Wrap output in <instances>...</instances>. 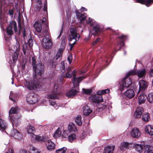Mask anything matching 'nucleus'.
<instances>
[{
    "instance_id": "obj_48",
    "label": "nucleus",
    "mask_w": 153,
    "mask_h": 153,
    "mask_svg": "<svg viewBox=\"0 0 153 153\" xmlns=\"http://www.w3.org/2000/svg\"><path fill=\"white\" fill-rule=\"evenodd\" d=\"M86 22L87 23L90 24L91 25H93L95 23L94 20L90 18L88 19V21H87Z\"/></svg>"
},
{
    "instance_id": "obj_15",
    "label": "nucleus",
    "mask_w": 153,
    "mask_h": 153,
    "mask_svg": "<svg viewBox=\"0 0 153 153\" xmlns=\"http://www.w3.org/2000/svg\"><path fill=\"white\" fill-rule=\"evenodd\" d=\"M143 112V108L141 107L137 108L134 114V117L136 118L140 117Z\"/></svg>"
},
{
    "instance_id": "obj_35",
    "label": "nucleus",
    "mask_w": 153,
    "mask_h": 153,
    "mask_svg": "<svg viewBox=\"0 0 153 153\" xmlns=\"http://www.w3.org/2000/svg\"><path fill=\"white\" fill-rule=\"evenodd\" d=\"M12 25H10L7 27L6 32L9 35H11L13 33Z\"/></svg>"
},
{
    "instance_id": "obj_58",
    "label": "nucleus",
    "mask_w": 153,
    "mask_h": 153,
    "mask_svg": "<svg viewBox=\"0 0 153 153\" xmlns=\"http://www.w3.org/2000/svg\"><path fill=\"white\" fill-rule=\"evenodd\" d=\"M37 101L38 100L37 98H36V100L32 99V100L31 101L32 102H31L30 103L32 104L35 103L36 102H37Z\"/></svg>"
},
{
    "instance_id": "obj_43",
    "label": "nucleus",
    "mask_w": 153,
    "mask_h": 153,
    "mask_svg": "<svg viewBox=\"0 0 153 153\" xmlns=\"http://www.w3.org/2000/svg\"><path fill=\"white\" fill-rule=\"evenodd\" d=\"M30 150L31 153H39L38 150L33 146L30 147Z\"/></svg>"
},
{
    "instance_id": "obj_51",
    "label": "nucleus",
    "mask_w": 153,
    "mask_h": 153,
    "mask_svg": "<svg viewBox=\"0 0 153 153\" xmlns=\"http://www.w3.org/2000/svg\"><path fill=\"white\" fill-rule=\"evenodd\" d=\"M86 136V133L85 132H83L80 135V137L81 138L84 139Z\"/></svg>"
},
{
    "instance_id": "obj_24",
    "label": "nucleus",
    "mask_w": 153,
    "mask_h": 153,
    "mask_svg": "<svg viewBox=\"0 0 153 153\" xmlns=\"http://www.w3.org/2000/svg\"><path fill=\"white\" fill-rule=\"evenodd\" d=\"M137 2L149 7L153 2V0H137Z\"/></svg>"
},
{
    "instance_id": "obj_50",
    "label": "nucleus",
    "mask_w": 153,
    "mask_h": 153,
    "mask_svg": "<svg viewBox=\"0 0 153 153\" xmlns=\"http://www.w3.org/2000/svg\"><path fill=\"white\" fill-rule=\"evenodd\" d=\"M68 136V135L66 132V131H63L62 134V137L63 138H65L67 137Z\"/></svg>"
},
{
    "instance_id": "obj_1",
    "label": "nucleus",
    "mask_w": 153,
    "mask_h": 153,
    "mask_svg": "<svg viewBox=\"0 0 153 153\" xmlns=\"http://www.w3.org/2000/svg\"><path fill=\"white\" fill-rule=\"evenodd\" d=\"M85 78V77L84 76L76 78V75L74 74H73V79L72 80L74 86L72 89L66 93V96L69 97H71L76 95L79 91V83Z\"/></svg>"
},
{
    "instance_id": "obj_7",
    "label": "nucleus",
    "mask_w": 153,
    "mask_h": 153,
    "mask_svg": "<svg viewBox=\"0 0 153 153\" xmlns=\"http://www.w3.org/2000/svg\"><path fill=\"white\" fill-rule=\"evenodd\" d=\"M130 76H128L127 74L124 78L122 79V83L120 85V89L121 91L123 90L124 87H127L131 85V81L130 79L128 77Z\"/></svg>"
},
{
    "instance_id": "obj_34",
    "label": "nucleus",
    "mask_w": 153,
    "mask_h": 153,
    "mask_svg": "<svg viewBox=\"0 0 153 153\" xmlns=\"http://www.w3.org/2000/svg\"><path fill=\"white\" fill-rule=\"evenodd\" d=\"M16 52H14V53L12 56L14 62H16L18 58V52L19 51V47H16Z\"/></svg>"
},
{
    "instance_id": "obj_64",
    "label": "nucleus",
    "mask_w": 153,
    "mask_h": 153,
    "mask_svg": "<svg viewBox=\"0 0 153 153\" xmlns=\"http://www.w3.org/2000/svg\"><path fill=\"white\" fill-rule=\"evenodd\" d=\"M125 37V36L124 35H122L121 36L119 37V38L120 39H122V41H123L125 39H124V37Z\"/></svg>"
},
{
    "instance_id": "obj_23",
    "label": "nucleus",
    "mask_w": 153,
    "mask_h": 153,
    "mask_svg": "<svg viewBox=\"0 0 153 153\" xmlns=\"http://www.w3.org/2000/svg\"><path fill=\"white\" fill-rule=\"evenodd\" d=\"M68 130L70 132H75L77 131V129L75 125L72 123H70L68 126Z\"/></svg>"
},
{
    "instance_id": "obj_63",
    "label": "nucleus",
    "mask_w": 153,
    "mask_h": 153,
    "mask_svg": "<svg viewBox=\"0 0 153 153\" xmlns=\"http://www.w3.org/2000/svg\"><path fill=\"white\" fill-rule=\"evenodd\" d=\"M21 153H29L27 152L26 150L25 149H23L21 151Z\"/></svg>"
},
{
    "instance_id": "obj_52",
    "label": "nucleus",
    "mask_w": 153,
    "mask_h": 153,
    "mask_svg": "<svg viewBox=\"0 0 153 153\" xmlns=\"http://www.w3.org/2000/svg\"><path fill=\"white\" fill-rule=\"evenodd\" d=\"M56 62H54L53 61H52L50 63V65L52 66V67L54 68H56Z\"/></svg>"
},
{
    "instance_id": "obj_49",
    "label": "nucleus",
    "mask_w": 153,
    "mask_h": 153,
    "mask_svg": "<svg viewBox=\"0 0 153 153\" xmlns=\"http://www.w3.org/2000/svg\"><path fill=\"white\" fill-rule=\"evenodd\" d=\"M49 102L51 104V105L54 107L56 109L58 108V105L54 102H53L51 100H50Z\"/></svg>"
},
{
    "instance_id": "obj_2",
    "label": "nucleus",
    "mask_w": 153,
    "mask_h": 153,
    "mask_svg": "<svg viewBox=\"0 0 153 153\" xmlns=\"http://www.w3.org/2000/svg\"><path fill=\"white\" fill-rule=\"evenodd\" d=\"M36 59L35 56L32 57V65L33 71L34 72V78H37V76H40L44 72V66L41 63L36 64Z\"/></svg>"
},
{
    "instance_id": "obj_17",
    "label": "nucleus",
    "mask_w": 153,
    "mask_h": 153,
    "mask_svg": "<svg viewBox=\"0 0 153 153\" xmlns=\"http://www.w3.org/2000/svg\"><path fill=\"white\" fill-rule=\"evenodd\" d=\"M145 131L146 132L150 135H153V126L151 125H147L146 126Z\"/></svg>"
},
{
    "instance_id": "obj_38",
    "label": "nucleus",
    "mask_w": 153,
    "mask_h": 153,
    "mask_svg": "<svg viewBox=\"0 0 153 153\" xmlns=\"http://www.w3.org/2000/svg\"><path fill=\"white\" fill-rule=\"evenodd\" d=\"M75 121L76 123L79 126L82 125V118L80 116H78L75 119Z\"/></svg>"
},
{
    "instance_id": "obj_54",
    "label": "nucleus",
    "mask_w": 153,
    "mask_h": 153,
    "mask_svg": "<svg viewBox=\"0 0 153 153\" xmlns=\"http://www.w3.org/2000/svg\"><path fill=\"white\" fill-rule=\"evenodd\" d=\"M149 76L152 77H153V68L149 71Z\"/></svg>"
},
{
    "instance_id": "obj_56",
    "label": "nucleus",
    "mask_w": 153,
    "mask_h": 153,
    "mask_svg": "<svg viewBox=\"0 0 153 153\" xmlns=\"http://www.w3.org/2000/svg\"><path fill=\"white\" fill-rule=\"evenodd\" d=\"M8 13L9 15L11 16V17H12L13 15V10H10L8 11Z\"/></svg>"
},
{
    "instance_id": "obj_32",
    "label": "nucleus",
    "mask_w": 153,
    "mask_h": 153,
    "mask_svg": "<svg viewBox=\"0 0 153 153\" xmlns=\"http://www.w3.org/2000/svg\"><path fill=\"white\" fill-rule=\"evenodd\" d=\"M7 127V125L6 123L0 118V130L2 131L5 130Z\"/></svg>"
},
{
    "instance_id": "obj_31",
    "label": "nucleus",
    "mask_w": 153,
    "mask_h": 153,
    "mask_svg": "<svg viewBox=\"0 0 153 153\" xmlns=\"http://www.w3.org/2000/svg\"><path fill=\"white\" fill-rule=\"evenodd\" d=\"M61 135V131L60 128H58L53 134V137L55 138L59 137Z\"/></svg>"
},
{
    "instance_id": "obj_27",
    "label": "nucleus",
    "mask_w": 153,
    "mask_h": 153,
    "mask_svg": "<svg viewBox=\"0 0 153 153\" xmlns=\"http://www.w3.org/2000/svg\"><path fill=\"white\" fill-rule=\"evenodd\" d=\"M131 144L127 142H123L121 143L120 146V149L121 150L124 151L129 148V145Z\"/></svg>"
},
{
    "instance_id": "obj_37",
    "label": "nucleus",
    "mask_w": 153,
    "mask_h": 153,
    "mask_svg": "<svg viewBox=\"0 0 153 153\" xmlns=\"http://www.w3.org/2000/svg\"><path fill=\"white\" fill-rule=\"evenodd\" d=\"M63 51V50L62 49H60L59 50L56 55V60H58L61 58L62 55Z\"/></svg>"
},
{
    "instance_id": "obj_26",
    "label": "nucleus",
    "mask_w": 153,
    "mask_h": 153,
    "mask_svg": "<svg viewBox=\"0 0 153 153\" xmlns=\"http://www.w3.org/2000/svg\"><path fill=\"white\" fill-rule=\"evenodd\" d=\"M133 146L136 151L139 153L142 152L143 148L142 144L134 143Z\"/></svg>"
},
{
    "instance_id": "obj_16",
    "label": "nucleus",
    "mask_w": 153,
    "mask_h": 153,
    "mask_svg": "<svg viewBox=\"0 0 153 153\" xmlns=\"http://www.w3.org/2000/svg\"><path fill=\"white\" fill-rule=\"evenodd\" d=\"M124 95L129 99H131L135 96V93L132 89H128L125 92Z\"/></svg>"
},
{
    "instance_id": "obj_3",
    "label": "nucleus",
    "mask_w": 153,
    "mask_h": 153,
    "mask_svg": "<svg viewBox=\"0 0 153 153\" xmlns=\"http://www.w3.org/2000/svg\"><path fill=\"white\" fill-rule=\"evenodd\" d=\"M23 83L25 86L29 90H38L41 87L39 82L34 80H30L25 79Z\"/></svg>"
},
{
    "instance_id": "obj_55",
    "label": "nucleus",
    "mask_w": 153,
    "mask_h": 153,
    "mask_svg": "<svg viewBox=\"0 0 153 153\" xmlns=\"http://www.w3.org/2000/svg\"><path fill=\"white\" fill-rule=\"evenodd\" d=\"M13 25L14 26V30L16 32L17 31V25L16 23L15 22H13Z\"/></svg>"
},
{
    "instance_id": "obj_8",
    "label": "nucleus",
    "mask_w": 153,
    "mask_h": 153,
    "mask_svg": "<svg viewBox=\"0 0 153 153\" xmlns=\"http://www.w3.org/2000/svg\"><path fill=\"white\" fill-rule=\"evenodd\" d=\"M145 73V70L143 69L137 71L134 70L130 71L127 74V75L129 76L137 74L138 77H141L144 76Z\"/></svg>"
},
{
    "instance_id": "obj_33",
    "label": "nucleus",
    "mask_w": 153,
    "mask_h": 153,
    "mask_svg": "<svg viewBox=\"0 0 153 153\" xmlns=\"http://www.w3.org/2000/svg\"><path fill=\"white\" fill-rule=\"evenodd\" d=\"M71 68L68 70L67 72L65 74V77L67 78H70L71 77V74H72L73 76V74H75L76 76V71H74L73 72H72L71 71ZM73 79V78L72 79V80Z\"/></svg>"
},
{
    "instance_id": "obj_14",
    "label": "nucleus",
    "mask_w": 153,
    "mask_h": 153,
    "mask_svg": "<svg viewBox=\"0 0 153 153\" xmlns=\"http://www.w3.org/2000/svg\"><path fill=\"white\" fill-rule=\"evenodd\" d=\"M42 1V0H37V10H39L40 9H42V7H43L42 10L46 11L47 10V2H45L44 4H41Z\"/></svg>"
},
{
    "instance_id": "obj_9",
    "label": "nucleus",
    "mask_w": 153,
    "mask_h": 153,
    "mask_svg": "<svg viewBox=\"0 0 153 153\" xmlns=\"http://www.w3.org/2000/svg\"><path fill=\"white\" fill-rule=\"evenodd\" d=\"M42 47L45 49H49L52 44V42L49 38L44 37L42 40Z\"/></svg>"
},
{
    "instance_id": "obj_28",
    "label": "nucleus",
    "mask_w": 153,
    "mask_h": 153,
    "mask_svg": "<svg viewBox=\"0 0 153 153\" xmlns=\"http://www.w3.org/2000/svg\"><path fill=\"white\" fill-rule=\"evenodd\" d=\"M114 149V148L113 146H108L106 147L104 149V151L103 153H112ZM94 153H100V152L98 151Z\"/></svg>"
},
{
    "instance_id": "obj_30",
    "label": "nucleus",
    "mask_w": 153,
    "mask_h": 153,
    "mask_svg": "<svg viewBox=\"0 0 153 153\" xmlns=\"http://www.w3.org/2000/svg\"><path fill=\"white\" fill-rule=\"evenodd\" d=\"M27 133L28 134H33L35 132V128L34 127L31 125H28L27 126Z\"/></svg>"
},
{
    "instance_id": "obj_59",
    "label": "nucleus",
    "mask_w": 153,
    "mask_h": 153,
    "mask_svg": "<svg viewBox=\"0 0 153 153\" xmlns=\"http://www.w3.org/2000/svg\"><path fill=\"white\" fill-rule=\"evenodd\" d=\"M5 153H13L12 150L11 149H9Z\"/></svg>"
},
{
    "instance_id": "obj_25",
    "label": "nucleus",
    "mask_w": 153,
    "mask_h": 153,
    "mask_svg": "<svg viewBox=\"0 0 153 153\" xmlns=\"http://www.w3.org/2000/svg\"><path fill=\"white\" fill-rule=\"evenodd\" d=\"M100 31V28L99 25H97L95 26H94L90 32V34L92 35H94L97 33L99 32Z\"/></svg>"
},
{
    "instance_id": "obj_45",
    "label": "nucleus",
    "mask_w": 153,
    "mask_h": 153,
    "mask_svg": "<svg viewBox=\"0 0 153 153\" xmlns=\"http://www.w3.org/2000/svg\"><path fill=\"white\" fill-rule=\"evenodd\" d=\"M76 136L75 134H71L70 135L68 136V137L69 141L71 142H72L73 141L76 139Z\"/></svg>"
},
{
    "instance_id": "obj_60",
    "label": "nucleus",
    "mask_w": 153,
    "mask_h": 153,
    "mask_svg": "<svg viewBox=\"0 0 153 153\" xmlns=\"http://www.w3.org/2000/svg\"><path fill=\"white\" fill-rule=\"evenodd\" d=\"M22 34L24 39H25V37L26 36V34L25 33V29L23 31Z\"/></svg>"
},
{
    "instance_id": "obj_20",
    "label": "nucleus",
    "mask_w": 153,
    "mask_h": 153,
    "mask_svg": "<svg viewBox=\"0 0 153 153\" xmlns=\"http://www.w3.org/2000/svg\"><path fill=\"white\" fill-rule=\"evenodd\" d=\"M35 30L38 33H40L42 29V26L39 21L35 22L34 25Z\"/></svg>"
},
{
    "instance_id": "obj_29",
    "label": "nucleus",
    "mask_w": 153,
    "mask_h": 153,
    "mask_svg": "<svg viewBox=\"0 0 153 153\" xmlns=\"http://www.w3.org/2000/svg\"><path fill=\"white\" fill-rule=\"evenodd\" d=\"M76 15L77 18L79 19V20L81 22L84 20L86 18V14L84 13L82 14L78 12L77 11H76Z\"/></svg>"
},
{
    "instance_id": "obj_44",
    "label": "nucleus",
    "mask_w": 153,
    "mask_h": 153,
    "mask_svg": "<svg viewBox=\"0 0 153 153\" xmlns=\"http://www.w3.org/2000/svg\"><path fill=\"white\" fill-rule=\"evenodd\" d=\"M66 149V147H63L56 150V153H65Z\"/></svg>"
},
{
    "instance_id": "obj_21",
    "label": "nucleus",
    "mask_w": 153,
    "mask_h": 153,
    "mask_svg": "<svg viewBox=\"0 0 153 153\" xmlns=\"http://www.w3.org/2000/svg\"><path fill=\"white\" fill-rule=\"evenodd\" d=\"M11 135L12 137H14L16 139H19L21 138V134L16 129H14L12 131Z\"/></svg>"
},
{
    "instance_id": "obj_57",
    "label": "nucleus",
    "mask_w": 153,
    "mask_h": 153,
    "mask_svg": "<svg viewBox=\"0 0 153 153\" xmlns=\"http://www.w3.org/2000/svg\"><path fill=\"white\" fill-rule=\"evenodd\" d=\"M100 39L98 38H97L96 40L94 41V42H93L92 43V45H94L96 43L100 41Z\"/></svg>"
},
{
    "instance_id": "obj_19",
    "label": "nucleus",
    "mask_w": 153,
    "mask_h": 153,
    "mask_svg": "<svg viewBox=\"0 0 153 153\" xmlns=\"http://www.w3.org/2000/svg\"><path fill=\"white\" fill-rule=\"evenodd\" d=\"M143 150L144 153H153V147L149 145H145Z\"/></svg>"
},
{
    "instance_id": "obj_6",
    "label": "nucleus",
    "mask_w": 153,
    "mask_h": 153,
    "mask_svg": "<svg viewBox=\"0 0 153 153\" xmlns=\"http://www.w3.org/2000/svg\"><path fill=\"white\" fill-rule=\"evenodd\" d=\"M60 93V89L58 87V85L57 84H55L53 89L52 94H50L48 95L47 98L49 99H54L57 98V95L59 94Z\"/></svg>"
},
{
    "instance_id": "obj_22",
    "label": "nucleus",
    "mask_w": 153,
    "mask_h": 153,
    "mask_svg": "<svg viewBox=\"0 0 153 153\" xmlns=\"http://www.w3.org/2000/svg\"><path fill=\"white\" fill-rule=\"evenodd\" d=\"M92 111L87 105H85L83 108V113L84 115L88 116L92 112Z\"/></svg>"
},
{
    "instance_id": "obj_18",
    "label": "nucleus",
    "mask_w": 153,
    "mask_h": 153,
    "mask_svg": "<svg viewBox=\"0 0 153 153\" xmlns=\"http://www.w3.org/2000/svg\"><path fill=\"white\" fill-rule=\"evenodd\" d=\"M147 98L146 95L144 94H141L138 97V103L141 104L144 103Z\"/></svg>"
},
{
    "instance_id": "obj_47",
    "label": "nucleus",
    "mask_w": 153,
    "mask_h": 153,
    "mask_svg": "<svg viewBox=\"0 0 153 153\" xmlns=\"http://www.w3.org/2000/svg\"><path fill=\"white\" fill-rule=\"evenodd\" d=\"M31 140L33 143H36L37 141L38 136L35 135L33 134H31Z\"/></svg>"
},
{
    "instance_id": "obj_39",
    "label": "nucleus",
    "mask_w": 153,
    "mask_h": 153,
    "mask_svg": "<svg viewBox=\"0 0 153 153\" xmlns=\"http://www.w3.org/2000/svg\"><path fill=\"white\" fill-rule=\"evenodd\" d=\"M47 138L45 136H42V137L38 136L37 141L40 142H46Z\"/></svg>"
},
{
    "instance_id": "obj_10",
    "label": "nucleus",
    "mask_w": 153,
    "mask_h": 153,
    "mask_svg": "<svg viewBox=\"0 0 153 153\" xmlns=\"http://www.w3.org/2000/svg\"><path fill=\"white\" fill-rule=\"evenodd\" d=\"M89 99L91 101H92L95 104L102 101V98L100 95H92L89 97Z\"/></svg>"
},
{
    "instance_id": "obj_62",
    "label": "nucleus",
    "mask_w": 153,
    "mask_h": 153,
    "mask_svg": "<svg viewBox=\"0 0 153 153\" xmlns=\"http://www.w3.org/2000/svg\"><path fill=\"white\" fill-rule=\"evenodd\" d=\"M46 21V19L44 17L41 20V21L42 23H44Z\"/></svg>"
},
{
    "instance_id": "obj_41",
    "label": "nucleus",
    "mask_w": 153,
    "mask_h": 153,
    "mask_svg": "<svg viewBox=\"0 0 153 153\" xmlns=\"http://www.w3.org/2000/svg\"><path fill=\"white\" fill-rule=\"evenodd\" d=\"M147 100L150 103L153 104V93H151L149 94Z\"/></svg>"
},
{
    "instance_id": "obj_42",
    "label": "nucleus",
    "mask_w": 153,
    "mask_h": 153,
    "mask_svg": "<svg viewBox=\"0 0 153 153\" xmlns=\"http://www.w3.org/2000/svg\"><path fill=\"white\" fill-rule=\"evenodd\" d=\"M82 90L83 92L85 94L89 95H90L92 92V90L91 89H87L85 88H82Z\"/></svg>"
},
{
    "instance_id": "obj_4",
    "label": "nucleus",
    "mask_w": 153,
    "mask_h": 153,
    "mask_svg": "<svg viewBox=\"0 0 153 153\" xmlns=\"http://www.w3.org/2000/svg\"><path fill=\"white\" fill-rule=\"evenodd\" d=\"M70 31L71 34L69 35L68 40L69 41H71L73 40L74 39V42L71 44L69 43L71 46L74 45L76 43V41H78L79 39L80 36L79 34L77 32L76 30L74 28H71L70 29Z\"/></svg>"
},
{
    "instance_id": "obj_46",
    "label": "nucleus",
    "mask_w": 153,
    "mask_h": 153,
    "mask_svg": "<svg viewBox=\"0 0 153 153\" xmlns=\"http://www.w3.org/2000/svg\"><path fill=\"white\" fill-rule=\"evenodd\" d=\"M110 91V90L109 89H107L105 90H102L98 92V95H100L101 94H104L106 93H109Z\"/></svg>"
},
{
    "instance_id": "obj_11",
    "label": "nucleus",
    "mask_w": 153,
    "mask_h": 153,
    "mask_svg": "<svg viewBox=\"0 0 153 153\" xmlns=\"http://www.w3.org/2000/svg\"><path fill=\"white\" fill-rule=\"evenodd\" d=\"M139 89L137 92L139 93L140 91H144L148 86L147 83L144 80H141L139 82Z\"/></svg>"
},
{
    "instance_id": "obj_12",
    "label": "nucleus",
    "mask_w": 153,
    "mask_h": 153,
    "mask_svg": "<svg viewBox=\"0 0 153 153\" xmlns=\"http://www.w3.org/2000/svg\"><path fill=\"white\" fill-rule=\"evenodd\" d=\"M131 134L133 138H137L140 136V132L138 128H134L132 129Z\"/></svg>"
},
{
    "instance_id": "obj_13",
    "label": "nucleus",
    "mask_w": 153,
    "mask_h": 153,
    "mask_svg": "<svg viewBox=\"0 0 153 153\" xmlns=\"http://www.w3.org/2000/svg\"><path fill=\"white\" fill-rule=\"evenodd\" d=\"M45 142L46 147L48 150L51 151L55 149V144L51 140L47 139Z\"/></svg>"
},
{
    "instance_id": "obj_53",
    "label": "nucleus",
    "mask_w": 153,
    "mask_h": 153,
    "mask_svg": "<svg viewBox=\"0 0 153 153\" xmlns=\"http://www.w3.org/2000/svg\"><path fill=\"white\" fill-rule=\"evenodd\" d=\"M72 56L71 55H69L67 58L68 60V61L70 64L72 62Z\"/></svg>"
},
{
    "instance_id": "obj_36",
    "label": "nucleus",
    "mask_w": 153,
    "mask_h": 153,
    "mask_svg": "<svg viewBox=\"0 0 153 153\" xmlns=\"http://www.w3.org/2000/svg\"><path fill=\"white\" fill-rule=\"evenodd\" d=\"M96 104L97 107L98 108L104 109L106 108V106L104 105V102L103 100L102 102H97Z\"/></svg>"
},
{
    "instance_id": "obj_61",
    "label": "nucleus",
    "mask_w": 153,
    "mask_h": 153,
    "mask_svg": "<svg viewBox=\"0 0 153 153\" xmlns=\"http://www.w3.org/2000/svg\"><path fill=\"white\" fill-rule=\"evenodd\" d=\"M32 42V39H29L28 41V42L29 43L30 46L32 45V43L31 42Z\"/></svg>"
},
{
    "instance_id": "obj_5",
    "label": "nucleus",
    "mask_w": 153,
    "mask_h": 153,
    "mask_svg": "<svg viewBox=\"0 0 153 153\" xmlns=\"http://www.w3.org/2000/svg\"><path fill=\"white\" fill-rule=\"evenodd\" d=\"M19 111V109L18 107H12L10 109L9 112V117L13 124H17L18 123L19 120L16 119L13 114H17Z\"/></svg>"
},
{
    "instance_id": "obj_40",
    "label": "nucleus",
    "mask_w": 153,
    "mask_h": 153,
    "mask_svg": "<svg viewBox=\"0 0 153 153\" xmlns=\"http://www.w3.org/2000/svg\"><path fill=\"white\" fill-rule=\"evenodd\" d=\"M150 119L149 114L148 113H144L142 116V119L144 121L147 122Z\"/></svg>"
}]
</instances>
